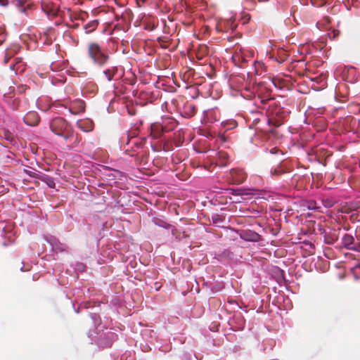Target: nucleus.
Instances as JSON below:
<instances>
[{"instance_id":"obj_1","label":"nucleus","mask_w":360,"mask_h":360,"mask_svg":"<svg viewBox=\"0 0 360 360\" xmlns=\"http://www.w3.org/2000/svg\"><path fill=\"white\" fill-rule=\"evenodd\" d=\"M88 51L89 56L98 65H103L108 58V55L103 52L101 47L96 43L89 44Z\"/></svg>"},{"instance_id":"obj_2","label":"nucleus","mask_w":360,"mask_h":360,"mask_svg":"<svg viewBox=\"0 0 360 360\" xmlns=\"http://www.w3.org/2000/svg\"><path fill=\"white\" fill-rule=\"evenodd\" d=\"M246 179L245 172L240 169H234L231 171V181L233 184H240Z\"/></svg>"},{"instance_id":"obj_3","label":"nucleus","mask_w":360,"mask_h":360,"mask_svg":"<svg viewBox=\"0 0 360 360\" xmlns=\"http://www.w3.org/2000/svg\"><path fill=\"white\" fill-rule=\"evenodd\" d=\"M342 245L345 248L354 250L356 243H354V238L352 236L346 234L342 238Z\"/></svg>"},{"instance_id":"obj_4","label":"nucleus","mask_w":360,"mask_h":360,"mask_svg":"<svg viewBox=\"0 0 360 360\" xmlns=\"http://www.w3.org/2000/svg\"><path fill=\"white\" fill-rule=\"evenodd\" d=\"M57 125H60L62 127H66L67 124H66V122H65V120L61 118H56L53 120V122H51V124L52 130L53 131H55V133L56 134L59 135V134H60V132L56 129V127Z\"/></svg>"},{"instance_id":"obj_5","label":"nucleus","mask_w":360,"mask_h":360,"mask_svg":"<svg viewBox=\"0 0 360 360\" xmlns=\"http://www.w3.org/2000/svg\"><path fill=\"white\" fill-rule=\"evenodd\" d=\"M162 127L158 124L151 125V134L155 139H158L162 134Z\"/></svg>"},{"instance_id":"obj_6","label":"nucleus","mask_w":360,"mask_h":360,"mask_svg":"<svg viewBox=\"0 0 360 360\" xmlns=\"http://www.w3.org/2000/svg\"><path fill=\"white\" fill-rule=\"evenodd\" d=\"M77 103V105H78V110H75L73 109V108H72V107H71V108H70V110L72 113H74V114H77V113H79V112H83V111L84 110V109H85V105H84V103L82 101H77V103Z\"/></svg>"},{"instance_id":"obj_7","label":"nucleus","mask_w":360,"mask_h":360,"mask_svg":"<svg viewBox=\"0 0 360 360\" xmlns=\"http://www.w3.org/2000/svg\"><path fill=\"white\" fill-rule=\"evenodd\" d=\"M255 72L257 75H262L264 72V64L261 62H255Z\"/></svg>"},{"instance_id":"obj_8","label":"nucleus","mask_w":360,"mask_h":360,"mask_svg":"<svg viewBox=\"0 0 360 360\" xmlns=\"http://www.w3.org/2000/svg\"><path fill=\"white\" fill-rule=\"evenodd\" d=\"M96 26H97V22H96L94 21L86 25L84 27L86 32V33L91 32L93 30H94L96 29Z\"/></svg>"},{"instance_id":"obj_9","label":"nucleus","mask_w":360,"mask_h":360,"mask_svg":"<svg viewBox=\"0 0 360 360\" xmlns=\"http://www.w3.org/2000/svg\"><path fill=\"white\" fill-rule=\"evenodd\" d=\"M115 70L114 69H108L104 71V74L108 81H110L114 76Z\"/></svg>"},{"instance_id":"obj_10","label":"nucleus","mask_w":360,"mask_h":360,"mask_svg":"<svg viewBox=\"0 0 360 360\" xmlns=\"http://www.w3.org/2000/svg\"><path fill=\"white\" fill-rule=\"evenodd\" d=\"M230 191H231V193H232L233 195H242V194H243V193H242L241 190H233V189H231Z\"/></svg>"},{"instance_id":"obj_11","label":"nucleus","mask_w":360,"mask_h":360,"mask_svg":"<svg viewBox=\"0 0 360 360\" xmlns=\"http://www.w3.org/2000/svg\"><path fill=\"white\" fill-rule=\"evenodd\" d=\"M321 83V88H323L326 86V81L325 79H321L320 81Z\"/></svg>"},{"instance_id":"obj_12","label":"nucleus","mask_w":360,"mask_h":360,"mask_svg":"<svg viewBox=\"0 0 360 360\" xmlns=\"http://www.w3.org/2000/svg\"><path fill=\"white\" fill-rule=\"evenodd\" d=\"M354 250L360 252V243H356V245H355V249H354Z\"/></svg>"},{"instance_id":"obj_13","label":"nucleus","mask_w":360,"mask_h":360,"mask_svg":"<svg viewBox=\"0 0 360 360\" xmlns=\"http://www.w3.org/2000/svg\"><path fill=\"white\" fill-rule=\"evenodd\" d=\"M25 173H27V174H29L30 176H32L31 174V172H29L27 170H24Z\"/></svg>"}]
</instances>
